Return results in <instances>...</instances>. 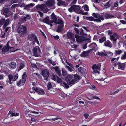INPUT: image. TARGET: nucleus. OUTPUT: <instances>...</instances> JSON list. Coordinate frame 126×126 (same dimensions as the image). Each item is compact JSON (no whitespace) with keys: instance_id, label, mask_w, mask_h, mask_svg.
<instances>
[{"instance_id":"nucleus-1","label":"nucleus","mask_w":126,"mask_h":126,"mask_svg":"<svg viewBox=\"0 0 126 126\" xmlns=\"http://www.w3.org/2000/svg\"><path fill=\"white\" fill-rule=\"evenodd\" d=\"M17 30V33L20 34L21 37L25 36L27 32V28L26 26L23 25L19 26Z\"/></svg>"},{"instance_id":"nucleus-2","label":"nucleus","mask_w":126,"mask_h":126,"mask_svg":"<svg viewBox=\"0 0 126 126\" xmlns=\"http://www.w3.org/2000/svg\"><path fill=\"white\" fill-rule=\"evenodd\" d=\"M27 38L29 40L32 42V44H34L35 43H36L39 45V44L37 36L32 33L31 32L29 33Z\"/></svg>"},{"instance_id":"nucleus-3","label":"nucleus","mask_w":126,"mask_h":126,"mask_svg":"<svg viewBox=\"0 0 126 126\" xmlns=\"http://www.w3.org/2000/svg\"><path fill=\"white\" fill-rule=\"evenodd\" d=\"M96 44L95 43H92L89 46L91 47L92 48V49H91L89 50L88 51H83L82 53L81 54L80 56L81 57H86L88 56L89 54V53L90 52V51H92L93 50H94V47H95L97 46Z\"/></svg>"},{"instance_id":"nucleus-4","label":"nucleus","mask_w":126,"mask_h":126,"mask_svg":"<svg viewBox=\"0 0 126 126\" xmlns=\"http://www.w3.org/2000/svg\"><path fill=\"white\" fill-rule=\"evenodd\" d=\"M80 8L79 6L74 5L69 8L68 10L70 12H72V11H73L76 13L79 14L81 13V12L79 11L80 10Z\"/></svg>"},{"instance_id":"nucleus-5","label":"nucleus","mask_w":126,"mask_h":126,"mask_svg":"<svg viewBox=\"0 0 126 126\" xmlns=\"http://www.w3.org/2000/svg\"><path fill=\"white\" fill-rule=\"evenodd\" d=\"M9 79H8L6 81V82L9 83L10 84H12L13 81H15L18 78V75L17 74H16L13 76L11 74H10L8 76Z\"/></svg>"},{"instance_id":"nucleus-6","label":"nucleus","mask_w":126,"mask_h":126,"mask_svg":"<svg viewBox=\"0 0 126 126\" xmlns=\"http://www.w3.org/2000/svg\"><path fill=\"white\" fill-rule=\"evenodd\" d=\"M42 73L44 80L47 81H48V78L49 76V73L48 70L47 69L43 70L42 71Z\"/></svg>"},{"instance_id":"nucleus-7","label":"nucleus","mask_w":126,"mask_h":126,"mask_svg":"<svg viewBox=\"0 0 126 126\" xmlns=\"http://www.w3.org/2000/svg\"><path fill=\"white\" fill-rule=\"evenodd\" d=\"M36 7L37 9L40 10L45 13H47L48 11L47 9H45L46 5L44 4H38L36 6Z\"/></svg>"},{"instance_id":"nucleus-8","label":"nucleus","mask_w":126,"mask_h":126,"mask_svg":"<svg viewBox=\"0 0 126 126\" xmlns=\"http://www.w3.org/2000/svg\"><path fill=\"white\" fill-rule=\"evenodd\" d=\"M75 37L76 40L78 42L81 43L85 40V37L83 36H80L79 35H75Z\"/></svg>"},{"instance_id":"nucleus-9","label":"nucleus","mask_w":126,"mask_h":126,"mask_svg":"<svg viewBox=\"0 0 126 126\" xmlns=\"http://www.w3.org/2000/svg\"><path fill=\"white\" fill-rule=\"evenodd\" d=\"M9 10L8 8H3V9L1 11V13L2 15H5V17H7L10 16L9 13Z\"/></svg>"},{"instance_id":"nucleus-10","label":"nucleus","mask_w":126,"mask_h":126,"mask_svg":"<svg viewBox=\"0 0 126 126\" xmlns=\"http://www.w3.org/2000/svg\"><path fill=\"white\" fill-rule=\"evenodd\" d=\"M31 18L30 16V15L27 14L26 15V16L23 17L21 18L19 20L20 22L21 23H23L27 21V20L30 19Z\"/></svg>"},{"instance_id":"nucleus-11","label":"nucleus","mask_w":126,"mask_h":126,"mask_svg":"<svg viewBox=\"0 0 126 126\" xmlns=\"http://www.w3.org/2000/svg\"><path fill=\"white\" fill-rule=\"evenodd\" d=\"M99 68V67L96 64L94 65L92 67L93 71L92 73L93 74H95L97 73L98 74H99L100 72L98 70Z\"/></svg>"},{"instance_id":"nucleus-12","label":"nucleus","mask_w":126,"mask_h":126,"mask_svg":"<svg viewBox=\"0 0 126 126\" xmlns=\"http://www.w3.org/2000/svg\"><path fill=\"white\" fill-rule=\"evenodd\" d=\"M33 90H34L37 93L39 94H45V92L41 88H38L36 87L35 88L34 87H32Z\"/></svg>"},{"instance_id":"nucleus-13","label":"nucleus","mask_w":126,"mask_h":126,"mask_svg":"<svg viewBox=\"0 0 126 126\" xmlns=\"http://www.w3.org/2000/svg\"><path fill=\"white\" fill-rule=\"evenodd\" d=\"M119 38L118 35L116 33L113 34V35L110 36V39L114 43H116V40Z\"/></svg>"},{"instance_id":"nucleus-14","label":"nucleus","mask_w":126,"mask_h":126,"mask_svg":"<svg viewBox=\"0 0 126 126\" xmlns=\"http://www.w3.org/2000/svg\"><path fill=\"white\" fill-rule=\"evenodd\" d=\"M67 37L68 39L72 40L74 42L75 41L74 35L72 32H67Z\"/></svg>"},{"instance_id":"nucleus-15","label":"nucleus","mask_w":126,"mask_h":126,"mask_svg":"<svg viewBox=\"0 0 126 126\" xmlns=\"http://www.w3.org/2000/svg\"><path fill=\"white\" fill-rule=\"evenodd\" d=\"M55 4L54 0H47L46 2V5L48 6L52 7Z\"/></svg>"},{"instance_id":"nucleus-16","label":"nucleus","mask_w":126,"mask_h":126,"mask_svg":"<svg viewBox=\"0 0 126 126\" xmlns=\"http://www.w3.org/2000/svg\"><path fill=\"white\" fill-rule=\"evenodd\" d=\"M104 15L105 18L106 19L113 18L114 17V15L110 14L107 13H105Z\"/></svg>"},{"instance_id":"nucleus-17","label":"nucleus","mask_w":126,"mask_h":126,"mask_svg":"<svg viewBox=\"0 0 126 126\" xmlns=\"http://www.w3.org/2000/svg\"><path fill=\"white\" fill-rule=\"evenodd\" d=\"M126 66V62H125L123 63H120V64L118 66V68L122 70H124L125 67Z\"/></svg>"},{"instance_id":"nucleus-18","label":"nucleus","mask_w":126,"mask_h":126,"mask_svg":"<svg viewBox=\"0 0 126 126\" xmlns=\"http://www.w3.org/2000/svg\"><path fill=\"white\" fill-rule=\"evenodd\" d=\"M38 50V48L36 47H34L32 49L33 56H34L35 57H38L39 56V55L37 53Z\"/></svg>"},{"instance_id":"nucleus-19","label":"nucleus","mask_w":126,"mask_h":126,"mask_svg":"<svg viewBox=\"0 0 126 126\" xmlns=\"http://www.w3.org/2000/svg\"><path fill=\"white\" fill-rule=\"evenodd\" d=\"M104 46L106 47H108L110 48L112 47V44L109 40L105 41L104 44Z\"/></svg>"},{"instance_id":"nucleus-20","label":"nucleus","mask_w":126,"mask_h":126,"mask_svg":"<svg viewBox=\"0 0 126 126\" xmlns=\"http://www.w3.org/2000/svg\"><path fill=\"white\" fill-rule=\"evenodd\" d=\"M98 55L100 56L101 57H104L105 56H107L108 55L106 53L105 51L103 50L102 52H100L99 51L97 53Z\"/></svg>"},{"instance_id":"nucleus-21","label":"nucleus","mask_w":126,"mask_h":126,"mask_svg":"<svg viewBox=\"0 0 126 126\" xmlns=\"http://www.w3.org/2000/svg\"><path fill=\"white\" fill-rule=\"evenodd\" d=\"M64 26L58 25L56 29V31L58 33H59L62 31L63 29Z\"/></svg>"},{"instance_id":"nucleus-22","label":"nucleus","mask_w":126,"mask_h":126,"mask_svg":"<svg viewBox=\"0 0 126 126\" xmlns=\"http://www.w3.org/2000/svg\"><path fill=\"white\" fill-rule=\"evenodd\" d=\"M27 78V74L25 72H24L22 75V82L23 83H25V82Z\"/></svg>"},{"instance_id":"nucleus-23","label":"nucleus","mask_w":126,"mask_h":126,"mask_svg":"<svg viewBox=\"0 0 126 126\" xmlns=\"http://www.w3.org/2000/svg\"><path fill=\"white\" fill-rule=\"evenodd\" d=\"M51 19L54 20V22L55 23H57V18L56 15L54 14V13H52L51 15Z\"/></svg>"},{"instance_id":"nucleus-24","label":"nucleus","mask_w":126,"mask_h":126,"mask_svg":"<svg viewBox=\"0 0 126 126\" xmlns=\"http://www.w3.org/2000/svg\"><path fill=\"white\" fill-rule=\"evenodd\" d=\"M42 22L47 24H49V17L48 16H47L45 18L43 19L42 20Z\"/></svg>"},{"instance_id":"nucleus-25","label":"nucleus","mask_w":126,"mask_h":126,"mask_svg":"<svg viewBox=\"0 0 126 126\" xmlns=\"http://www.w3.org/2000/svg\"><path fill=\"white\" fill-rule=\"evenodd\" d=\"M79 35L80 36H82L84 37H86V33L84 32L82 28L80 29Z\"/></svg>"},{"instance_id":"nucleus-26","label":"nucleus","mask_w":126,"mask_h":126,"mask_svg":"<svg viewBox=\"0 0 126 126\" xmlns=\"http://www.w3.org/2000/svg\"><path fill=\"white\" fill-rule=\"evenodd\" d=\"M10 49L7 47L6 46H4L2 48L1 50L2 52L3 53L7 52H8Z\"/></svg>"},{"instance_id":"nucleus-27","label":"nucleus","mask_w":126,"mask_h":126,"mask_svg":"<svg viewBox=\"0 0 126 126\" xmlns=\"http://www.w3.org/2000/svg\"><path fill=\"white\" fill-rule=\"evenodd\" d=\"M78 70L81 72L83 74L85 75L86 74L85 71H86L85 69H84L82 67L79 68Z\"/></svg>"},{"instance_id":"nucleus-28","label":"nucleus","mask_w":126,"mask_h":126,"mask_svg":"<svg viewBox=\"0 0 126 126\" xmlns=\"http://www.w3.org/2000/svg\"><path fill=\"white\" fill-rule=\"evenodd\" d=\"M10 66L13 69H15L16 66V63L15 62H11L9 64Z\"/></svg>"},{"instance_id":"nucleus-29","label":"nucleus","mask_w":126,"mask_h":126,"mask_svg":"<svg viewBox=\"0 0 126 126\" xmlns=\"http://www.w3.org/2000/svg\"><path fill=\"white\" fill-rule=\"evenodd\" d=\"M57 23L56 24H58L59 25H61L64 26V22L62 20L60 19H58L57 20Z\"/></svg>"},{"instance_id":"nucleus-30","label":"nucleus","mask_w":126,"mask_h":126,"mask_svg":"<svg viewBox=\"0 0 126 126\" xmlns=\"http://www.w3.org/2000/svg\"><path fill=\"white\" fill-rule=\"evenodd\" d=\"M110 0H109L104 5V6L106 8H108L110 6Z\"/></svg>"},{"instance_id":"nucleus-31","label":"nucleus","mask_w":126,"mask_h":126,"mask_svg":"<svg viewBox=\"0 0 126 126\" xmlns=\"http://www.w3.org/2000/svg\"><path fill=\"white\" fill-rule=\"evenodd\" d=\"M34 6V5L30 3L29 4L26 5L25 7L24 8L28 10L30 8L33 7Z\"/></svg>"},{"instance_id":"nucleus-32","label":"nucleus","mask_w":126,"mask_h":126,"mask_svg":"<svg viewBox=\"0 0 126 126\" xmlns=\"http://www.w3.org/2000/svg\"><path fill=\"white\" fill-rule=\"evenodd\" d=\"M61 85L63 86H65V88L67 89L69 88V87L66 82H62V83H61Z\"/></svg>"},{"instance_id":"nucleus-33","label":"nucleus","mask_w":126,"mask_h":126,"mask_svg":"<svg viewBox=\"0 0 126 126\" xmlns=\"http://www.w3.org/2000/svg\"><path fill=\"white\" fill-rule=\"evenodd\" d=\"M122 53V51L120 50H116L114 52V54L116 56L117 55H119Z\"/></svg>"},{"instance_id":"nucleus-34","label":"nucleus","mask_w":126,"mask_h":126,"mask_svg":"<svg viewBox=\"0 0 126 126\" xmlns=\"http://www.w3.org/2000/svg\"><path fill=\"white\" fill-rule=\"evenodd\" d=\"M24 83H23L22 82V79H21L17 82V85L19 86H21L24 85Z\"/></svg>"},{"instance_id":"nucleus-35","label":"nucleus","mask_w":126,"mask_h":126,"mask_svg":"<svg viewBox=\"0 0 126 126\" xmlns=\"http://www.w3.org/2000/svg\"><path fill=\"white\" fill-rule=\"evenodd\" d=\"M72 77L71 75H67L65 79L67 81H68L72 79Z\"/></svg>"},{"instance_id":"nucleus-36","label":"nucleus","mask_w":126,"mask_h":126,"mask_svg":"<svg viewBox=\"0 0 126 126\" xmlns=\"http://www.w3.org/2000/svg\"><path fill=\"white\" fill-rule=\"evenodd\" d=\"M62 75L63 76L65 77L67 75V72L64 69H62Z\"/></svg>"},{"instance_id":"nucleus-37","label":"nucleus","mask_w":126,"mask_h":126,"mask_svg":"<svg viewBox=\"0 0 126 126\" xmlns=\"http://www.w3.org/2000/svg\"><path fill=\"white\" fill-rule=\"evenodd\" d=\"M86 19L89 20L90 21H94L95 19L92 16L87 17H86Z\"/></svg>"},{"instance_id":"nucleus-38","label":"nucleus","mask_w":126,"mask_h":126,"mask_svg":"<svg viewBox=\"0 0 126 126\" xmlns=\"http://www.w3.org/2000/svg\"><path fill=\"white\" fill-rule=\"evenodd\" d=\"M57 82L58 83H60V85L61 83H62V81L61 79L58 76H57Z\"/></svg>"},{"instance_id":"nucleus-39","label":"nucleus","mask_w":126,"mask_h":126,"mask_svg":"<svg viewBox=\"0 0 126 126\" xmlns=\"http://www.w3.org/2000/svg\"><path fill=\"white\" fill-rule=\"evenodd\" d=\"M98 17L101 20L103 21L105 19L104 17L102 14H99Z\"/></svg>"},{"instance_id":"nucleus-40","label":"nucleus","mask_w":126,"mask_h":126,"mask_svg":"<svg viewBox=\"0 0 126 126\" xmlns=\"http://www.w3.org/2000/svg\"><path fill=\"white\" fill-rule=\"evenodd\" d=\"M74 30L75 31V32L76 34V35H79L80 32V30H79L78 28H74Z\"/></svg>"},{"instance_id":"nucleus-41","label":"nucleus","mask_w":126,"mask_h":126,"mask_svg":"<svg viewBox=\"0 0 126 126\" xmlns=\"http://www.w3.org/2000/svg\"><path fill=\"white\" fill-rule=\"evenodd\" d=\"M106 38L104 37H103L99 40V42L101 43L103 42L106 40Z\"/></svg>"},{"instance_id":"nucleus-42","label":"nucleus","mask_w":126,"mask_h":126,"mask_svg":"<svg viewBox=\"0 0 126 126\" xmlns=\"http://www.w3.org/2000/svg\"><path fill=\"white\" fill-rule=\"evenodd\" d=\"M5 18L1 19L0 20V27L2 26L5 22Z\"/></svg>"},{"instance_id":"nucleus-43","label":"nucleus","mask_w":126,"mask_h":126,"mask_svg":"<svg viewBox=\"0 0 126 126\" xmlns=\"http://www.w3.org/2000/svg\"><path fill=\"white\" fill-rule=\"evenodd\" d=\"M25 65L22 63H21L20 65L18 70H19L22 69L24 67Z\"/></svg>"},{"instance_id":"nucleus-44","label":"nucleus","mask_w":126,"mask_h":126,"mask_svg":"<svg viewBox=\"0 0 126 126\" xmlns=\"http://www.w3.org/2000/svg\"><path fill=\"white\" fill-rule=\"evenodd\" d=\"M88 99L90 100H93L94 99H99V100L100 99V98L99 97H98L96 96H93V97L91 99H90L89 98H88Z\"/></svg>"},{"instance_id":"nucleus-45","label":"nucleus","mask_w":126,"mask_h":126,"mask_svg":"<svg viewBox=\"0 0 126 126\" xmlns=\"http://www.w3.org/2000/svg\"><path fill=\"white\" fill-rule=\"evenodd\" d=\"M124 53V54H123L121 57V59L122 60H124L126 59V52H125Z\"/></svg>"},{"instance_id":"nucleus-46","label":"nucleus","mask_w":126,"mask_h":126,"mask_svg":"<svg viewBox=\"0 0 126 126\" xmlns=\"http://www.w3.org/2000/svg\"><path fill=\"white\" fill-rule=\"evenodd\" d=\"M92 15L95 18H98L99 14H97L95 13H93L92 14Z\"/></svg>"},{"instance_id":"nucleus-47","label":"nucleus","mask_w":126,"mask_h":126,"mask_svg":"<svg viewBox=\"0 0 126 126\" xmlns=\"http://www.w3.org/2000/svg\"><path fill=\"white\" fill-rule=\"evenodd\" d=\"M84 9L86 11H89V8L88 6L87 5H84Z\"/></svg>"},{"instance_id":"nucleus-48","label":"nucleus","mask_w":126,"mask_h":126,"mask_svg":"<svg viewBox=\"0 0 126 126\" xmlns=\"http://www.w3.org/2000/svg\"><path fill=\"white\" fill-rule=\"evenodd\" d=\"M80 76L78 75L77 74H76L74 75V79H76V80L77 79H78V80H79L80 79Z\"/></svg>"},{"instance_id":"nucleus-49","label":"nucleus","mask_w":126,"mask_h":126,"mask_svg":"<svg viewBox=\"0 0 126 126\" xmlns=\"http://www.w3.org/2000/svg\"><path fill=\"white\" fill-rule=\"evenodd\" d=\"M108 55V56H112L113 55V53L111 52L110 51H108L106 53Z\"/></svg>"},{"instance_id":"nucleus-50","label":"nucleus","mask_w":126,"mask_h":126,"mask_svg":"<svg viewBox=\"0 0 126 126\" xmlns=\"http://www.w3.org/2000/svg\"><path fill=\"white\" fill-rule=\"evenodd\" d=\"M47 87L49 90L52 87V86L51 83L50 82H49L47 85Z\"/></svg>"},{"instance_id":"nucleus-51","label":"nucleus","mask_w":126,"mask_h":126,"mask_svg":"<svg viewBox=\"0 0 126 126\" xmlns=\"http://www.w3.org/2000/svg\"><path fill=\"white\" fill-rule=\"evenodd\" d=\"M19 6L18 4H14L12 5L11 7V8L12 9H14L17 7Z\"/></svg>"},{"instance_id":"nucleus-52","label":"nucleus","mask_w":126,"mask_h":126,"mask_svg":"<svg viewBox=\"0 0 126 126\" xmlns=\"http://www.w3.org/2000/svg\"><path fill=\"white\" fill-rule=\"evenodd\" d=\"M9 19H7L5 21V20L4 24H5L6 25H8L9 23Z\"/></svg>"},{"instance_id":"nucleus-53","label":"nucleus","mask_w":126,"mask_h":126,"mask_svg":"<svg viewBox=\"0 0 126 126\" xmlns=\"http://www.w3.org/2000/svg\"><path fill=\"white\" fill-rule=\"evenodd\" d=\"M122 88H122L121 87L120 89H118L116 91H115L113 93V94H115L119 92L121 90H122Z\"/></svg>"},{"instance_id":"nucleus-54","label":"nucleus","mask_w":126,"mask_h":126,"mask_svg":"<svg viewBox=\"0 0 126 126\" xmlns=\"http://www.w3.org/2000/svg\"><path fill=\"white\" fill-rule=\"evenodd\" d=\"M76 81V80L75 79H72V80L70 81L71 83V84L72 85H73L74 83Z\"/></svg>"},{"instance_id":"nucleus-55","label":"nucleus","mask_w":126,"mask_h":126,"mask_svg":"<svg viewBox=\"0 0 126 126\" xmlns=\"http://www.w3.org/2000/svg\"><path fill=\"white\" fill-rule=\"evenodd\" d=\"M120 62H116L115 63H114V67H115L116 66L118 65V66H119V65L120 64Z\"/></svg>"},{"instance_id":"nucleus-56","label":"nucleus","mask_w":126,"mask_h":126,"mask_svg":"<svg viewBox=\"0 0 126 126\" xmlns=\"http://www.w3.org/2000/svg\"><path fill=\"white\" fill-rule=\"evenodd\" d=\"M55 72L56 73L58 72L60 70L59 68L57 66L55 67Z\"/></svg>"},{"instance_id":"nucleus-57","label":"nucleus","mask_w":126,"mask_h":126,"mask_svg":"<svg viewBox=\"0 0 126 126\" xmlns=\"http://www.w3.org/2000/svg\"><path fill=\"white\" fill-rule=\"evenodd\" d=\"M52 37L54 38V39L56 40H58L59 38V37L58 35L53 36Z\"/></svg>"},{"instance_id":"nucleus-58","label":"nucleus","mask_w":126,"mask_h":126,"mask_svg":"<svg viewBox=\"0 0 126 126\" xmlns=\"http://www.w3.org/2000/svg\"><path fill=\"white\" fill-rule=\"evenodd\" d=\"M118 5V2L117 1H116L114 2V6L115 7H117Z\"/></svg>"},{"instance_id":"nucleus-59","label":"nucleus","mask_w":126,"mask_h":126,"mask_svg":"<svg viewBox=\"0 0 126 126\" xmlns=\"http://www.w3.org/2000/svg\"><path fill=\"white\" fill-rule=\"evenodd\" d=\"M37 12L38 13L40 14V16L41 17H42L43 15V13L40 12V11H38Z\"/></svg>"},{"instance_id":"nucleus-60","label":"nucleus","mask_w":126,"mask_h":126,"mask_svg":"<svg viewBox=\"0 0 126 126\" xmlns=\"http://www.w3.org/2000/svg\"><path fill=\"white\" fill-rule=\"evenodd\" d=\"M48 61L50 64H52L53 66L55 65V64H54L53 63H52L53 62V61L50 59H48Z\"/></svg>"},{"instance_id":"nucleus-61","label":"nucleus","mask_w":126,"mask_h":126,"mask_svg":"<svg viewBox=\"0 0 126 126\" xmlns=\"http://www.w3.org/2000/svg\"><path fill=\"white\" fill-rule=\"evenodd\" d=\"M61 2L62 4V5H63V6H65L66 5V4L65 2L64 1H61Z\"/></svg>"},{"instance_id":"nucleus-62","label":"nucleus","mask_w":126,"mask_h":126,"mask_svg":"<svg viewBox=\"0 0 126 126\" xmlns=\"http://www.w3.org/2000/svg\"><path fill=\"white\" fill-rule=\"evenodd\" d=\"M120 22L122 23V24H126V21L122 20H120Z\"/></svg>"},{"instance_id":"nucleus-63","label":"nucleus","mask_w":126,"mask_h":126,"mask_svg":"<svg viewBox=\"0 0 126 126\" xmlns=\"http://www.w3.org/2000/svg\"><path fill=\"white\" fill-rule=\"evenodd\" d=\"M80 13L83 15H87L88 14V13L87 12H83L82 11Z\"/></svg>"},{"instance_id":"nucleus-64","label":"nucleus","mask_w":126,"mask_h":126,"mask_svg":"<svg viewBox=\"0 0 126 126\" xmlns=\"http://www.w3.org/2000/svg\"><path fill=\"white\" fill-rule=\"evenodd\" d=\"M108 34L109 35H110L111 34L112 32V31L108 30L107 31Z\"/></svg>"}]
</instances>
